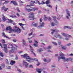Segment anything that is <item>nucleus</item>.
I'll return each mask as SVG.
<instances>
[{"instance_id": "2f4dec72", "label": "nucleus", "mask_w": 73, "mask_h": 73, "mask_svg": "<svg viewBox=\"0 0 73 73\" xmlns=\"http://www.w3.org/2000/svg\"><path fill=\"white\" fill-rule=\"evenodd\" d=\"M62 48L64 50H66V48H65V47H64V46H62Z\"/></svg>"}, {"instance_id": "774afa93", "label": "nucleus", "mask_w": 73, "mask_h": 73, "mask_svg": "<svg viewBox=\"0 0 73 73\" xmlns=\"http://www.w3.org/2000/svg\"><path fill=\"white\" fill-rule=\"evenodd\" d=\"M29 43H32V40H29Z\"/></svg>"}, {"instance_id": "5701e85b", "label": "nucleus", "mask_w": 73, "mask_h": 73, "mask_svg": "<svg viewBox=\"0 0 73 73\" xmlns=\"http://www.w3.org/2000/svg\"><path fill=\"white\" fill-rule=\"evenodd\" d=\"M38 9L36 8H33L32 9V11H36V10H38Z\"/></svg>"}, {"instance_id": "4468645a", "label": "nucleus", "mask_w": 73, "mask_h": 73, "mask_svg": "<svg viewBox=\"0 0 73 73\" xmlns=\"http://www.w3.org/2000/svg\"><path fill=\"white\" fill-rule=\"evenodd\" d=\"M32 25L34 27H37L38 25V23H35V22H33L32 24Z\"/></svg>"}, {"instance_id": "e2e57ef3", "label": "nucleus", "mask_w": 73, "mask_h": 73, "mask_svg": "<svg viewBox=\"0 0 73 73\" xmlns=\"http://www.w3.org/2000/svg\"><path fill=\"white\" fill-rule=\"evenodd\" d=\"M55 8L56 11H57V5L56 6Z\"/></svg>"}, {"instance_id": "4c0bfd02", "label": "nucleus", "mask_w": 73, "mask_h": 73, "mask_svg": "<svg viewBox=\"0 0 73 73\" xmlns=\"http://www.w3.org/2000/svg\"><path fill=\"white\" fill-rule=\"evenodd\" d=\"M0 56H1V57H3V56H4V55L3 54V53H0Z\"/></svg>"}, {"instance_id": "393cba45", "label": "nucleus", "mask_w": 73, "mask_h": 73, "mask_svg": "<svg viewBox=\"0 0 73 73\" xmlns=\"http://www.w3.org/2000/svg\"><path fill=\"white\" fill-rule=\"evenodd\" d=\"M9 22L8 23H13V21H12V20H11V19H9L8 20Z\"/></svg>"}, {"instance_id": "f3484780", "label": "nucleus", "mask_w": 73, "mask_h": 73, "mask_svg": "<svg viewBox=\"0 0 73 73\" xmlns=\"http://www.w3.org/2000/svg\"><path fill=\"white\" fill-rule=\"evenodd\" d=\"M54 36L56 38H57V37H58V36H60V35L58 33H56L54 35Z\"/></svg>"}, {"instance_id": "412c9836", "label": "nucleus", "mask_w": 73, "mask_h": 73, "mask_svg": "<svg viewBox=\"0 0 73 73\" xmlns=\"http://www.w3.org/2000/svg\"><path fill=\"white\" fill-rule=\"evenodd\" d=\"M29 17L30 18L32 19H34V16L33 15H31L30 16H29Z\"/></svg>"}, {"instance_id": "c03bdc74", "label": "nucleus", "mask_w": 73, "mask_h": 73, "mask_svg": "<svg viewBox=\"0 0 73 73\" xmlns=\"http://www.w3.org/2000/svg\"><path fill=\"white\" fill-rule=\"evenodd\" d=\"M19 24L20 26H22V25H25V24H23L22 23H19Z\"/></svg>"}, {"instance_id": "a878e982", "label": "nucleus", "mask_w": 73, "mask_h": 73, "mask_svg": "<svg viewBox=\"0 0 73 73\" xmlns=\"http://www.w3.org/2000/svg\"><path fill=\"white\" fill-rule=\"evenodd\" d=\"M23 41V44H24V45H25V43L26 42H25V39H23L22 40Z\"/></svg>"}, {"instance_id": "e433bc0d", "label": "nucleus", "mask_w": 73, "mask_h": 73, "mask_svg": "<svg viewBox=\"0 0 73 73\" xmlns=\"http://www.w3.org/2000/svg\"><path fill=\"white\" fill-rule=\"evenodd\" d=\"M62 34L63 35V36H66L67 35H66V34L64 33H62Z\"/></svg>"}, {"instance_id": "2eb2a0df", "label": "nucleus", "mask_w": 73, "mask_h": 73, "mask_svg": "<svg viewBox=\"0 0 73 73\" xmlns=\"http://www.w3.org/2000/svg\"><path fill=\"white\" fill-rule=\"evenodd\" d=\"M25 11H27V12H31V11H32V9H27V8H25Z\"/></svg>"}, {"instance_id": "a19ab883", "label": "nucleus", "mask_w": 73, "mask_h": 73, "mask_svg": "<svg viewBox=\"0 0 73 73\" xmlns=\"http://www.w3.org/2000/svg\"><path fill=\"white\" fill-rule=\"evenodd\" d=\"M29 14L30 15H34V13L33 12H31Z\"/></svg>"}, {"instance_id": "37998d69", "label": "nucleus", "mask_w": 73, "mask_h": 73, "mask_svg": "<svg viewBox=\"0 0 73 73\" xmlns=\"http://www.w3.org/2000/svg\"><path fill=\"white\" fill-rule=\"evenodd\" d=\"M52 43L53 44H54L55 45H57V43H56V42H52Z\"/></svg>"}, {"instance_id": "6e6552de", "label": "nucleus", "mask_w": 73, "mask_h": 73, "mask_svg": "<svg viewBox=\"0 0 73 73\" xmlns=\"http://www.w3.org/2000/svg\"><path fill=\"white\" fill-rule=\"evenodd\" d=\"M23 64L25 65V68H27L28 66V63L26 62L25 60L23 61Z\"/></svg>"}, {"instance_id": "13d9d810", "label": "nucleus", "mask_w": 73, "mask_h": 73, "mask_svg": "<svg viewBox=\"0 0 73 73\" xmlns=\"http://www.w3.org/2000/svg\"><path fill=\"white\" fill-rule=\"evenodd\" d=\"M47 7H52V6L50 5H48V4H47Z\"/></svg>"}, {"instance_id": "b1692460", "label": "nucleus", "mask_w": 73, "mask_h": 73, "mask_svg": "<svg viewBox=\"0 0 73 73\" xmlns=\"http://www.w3.org/2000/svg\"><path fill=\"white\" fill-rule=\"evenodd\" d=\"M5 49L4 50V52L5 53H8V49L7 48H4Z\"/></svg>"}, {"instance_id": "338daca9", "label": "nucleus", "mask_w": 73, "mask_h": 73, "mask_svg": "<svg viewBox=\"0 0 73 73\" xmlns=\"http://www.w3.org/2000/svg\"><path fill=\"white\" fill-rule=\"evenodd\" d=\"M17 15L18 16V17H20V15L19 14V13H17Z\"/></svg>"}, {"instance_id": "f03ea898", "label": "nucleus", "mask_w": 73, "mask_h": 73, "mask_svg": "<svg viewBox=\"0 0 73 73\" xmlns=\"http://www.w3.org/2000/svg\"><path fill=\"white\" fill-rule=\"evenodd\" d=\"M21 57H23L24 58L26 57V59L27 60V61H28V62H29L33 60V59L30 58V57L28 56V54H25L24 55H21Z\"/></svg>"}, {"instance_id": "ea45409f", "label": "nucleus", "mask_w": 73, "mask_h": 73, "mask_svg": "<svg viewBox=\"0 0 73 73\" xmlns=\"http://www.w3.org/2000/svg\"><path fill=\"white\" fill-rule=\"evenodd\" d=\"M52 48V47H51V46H48V47H47V49H51V48Z\"/></svg>"}, {"instance_id": "c85d7f7f", "label": "nucleus", "mask_w": 73, "mask_h": 73, "mask_svg": "<svg viewBox=\"0 0 73 73\" xmlns=\"http://www.w3.org/2000/svg\"><path fill=\"white\" fill-rule=\"evenodd\" d=\"M42 51H43V50H42V48H40L38 50V52H41Z\"/></svg>"}, {"instance_id": "4d7b16f0", "label": "nucleus", "mask_w": 73, "mask_h": 73, "mask_svg": "<svg viewBox=\"0 0 73 73\" xmlns=\"http://www.w3.org/2000/svg\"><path fill=\"white\" fill-rule=\"evenodd\" d=\"M54 21L56 23H57V24H58V21H56V20H54Z\"/></svg>"}, {"instance_id": "a211bd4d", "label": "nucleus", "mask_w": 73, "mask_h": 73, "mask_svg": "<svg viewBox=\"0 0 73 73\" xmlns=\"http://www.w3.org/2000/svg\"><path fill=\"white\" fill-rule=\"evenodd\" d=\"M11 65H13L15 64V61L13 60H11Z\"/></svg>"}, {"instance_id": "c9c22d12", "label": "nucleus", "mask_w": 73, "mask_h": 73, "mask_svg": "<svg viewBox=\"0 0 73 73\" xmlns=\"http://www.w3.org/2000/svg\"><path fill=\"white\" fill-rule=\"evenodd\" d=\"M45 3L46 4H49V1H46Z\"/></svg>"}, {"instance_id": "473e14b6", "label": "nucleus", "mask_w": 73, "mask_h": 73, "mask_svg": "<svg viewBox=\"0 0 73 73\" xmlns=\"http://www.w3.org/2000/svg\"><path fill=\"white\" fill-rule=\"evenodd\" d=\"M6 63L7 64H8V65L9 64V62H8V59H6Z\"/></svg>"}, {"instance_id": "f704fd0d", "label": "nucleus", "mask_w": 73, "mask_h": 73, "mask_svg": "<svg viewBox=\"0 0 73 73\" xmlns=\"http://www.w3.org/2000/svg\"><path fill=\"white\" fill-rule=\"evenodd\" d=\"M16 9H17V11L18 12H20V10H19V8L18 7H17L16 8Z\"/></svg>"}, {"instance_id": "cd10ccee", "label": "nucleus", "mask_w": 73, "mask_h": 73, "mask_svg": "<svg viewBox=\"0 0 73 73\" xmlns=\"http://www.w3.org/2000/svg\"><path fill=\"white\" fill-rule=\"evenodd\" d=\"M51 25L52 27H54L55 25V23L53 22H52L51 24Z\"/></svg>"}, {"instance_id": "bb28decb", "label": "nucleus", "mask_w": 73, "mask_h": 73, "mask_svg": "<svg viewBox=\"0 0 73 73\" xmlns=\"http://www.w3.org/2000/svg\"><path fill=\"white\" fill-rule=\"evenodd\" d=\"M3 46L4 47V48H7V45L6 44H3Z\"/></svg>"}, {"instance_id": "423d86ee", "label": "nucleus", "mask_w": 73, "mask_h": 73, "mask_svg": "<svg viewBox=\"0 0 73 73\" xmlns=\"http://www.w3.org/2000/svg\"><path fill=\"white\" fill-rule=\"evenodd\" d=\"M66 12H67V15H68L66 16V18L67 19H68V20L69 19V17H70V13H69V11L68 9L66 10Z\"/></svg>"}, {"instance_id": "864d4df0", "label": "nucleus", "mask_w": 73, "mask_h": 73, "mask_svg": "<svg viewBox=\"0 0 73 73\" xmlns=\"http://www.w3.org/2000/svg\"><path fill=\"white\" fill-rule=\"evenodd\" d=\"M2 43H5V40H2Z\"/></svg>"}, {"instance_id": "dca6fc26", "label": "nucleus", "mask_w": 73, "mask_h": 73, "mask_svg": "<svg viewBox=\"0 0 73 73\" xmlns=\"http://www.w3.org/2000/svg\"><path fill=\"white\" fill-rule=\"evenodd\" d=\"M11 3L15 5H17V3L14 1H11Z\"/></svg>"}, {"instance_id": "20e7f679", "label": "nucleus", "mask_w": 73, "mask_h": 73, "mask_svg": "<svg viewBox=\"0 0 73 73\" xmlns=\"http://www.w3.org/2000/svg\"><path fill=\"white\" fill-rule=\"evenodd\" d=\"M38 2V1H31L30 2V5H27V7H31V6H34V3L37 4Z\"/></svg>"}, {"instance_id": "9b49d317", "label": "nucleus", "mask_w": 73, "mask_h": 73, "mask_svg": "<svg viewBox=\"0 0 73 73\" xmlns=\"http://www.w3.org/2000/svg\"><path fill=\"white\" fill-rule=\"evenodd\" d=\"M34 42H35V43H36V44L34 43V45L36 47H37V46H38L37 44H38V42L36 40H34Z\"/></svg>"}, {"instance_id": "39448f33", "label": "nucleus", "mask_w": 73, "mask_h": 73, "mask_svg": "<svg viewBox=\"0 0 73 73\" xmlns=\"http://www.w3.org/2000/svg\"><path fill=\"white\" fill-rule=\"evenodd\" d=\"M40 23L41 25L40 26H39V28H40V27H43L44 26V22H42V19H40Z\"/></svg>"}, {"instance_id": "0e129e2a", "label": "nucleus", "mask_w": 73, "mask_h": 73, "mask_svg": "<svg viewBox=\"0 0 73 73\" xmlns=\"http://www.w3.org/2000/svg\"><path fill=\"white\" fill-rule=\"evenodd\" d=\"M72 58H69V61H72Z\"/></svg>"}, {"instance_id": "c756f323", "label": "nucleus", "mask_w": 73, "mask_h": 73, "mask_svg": "<svg viewBox=\"0 0 73 73\" xmlns=\"http://www.w3.org/2000/svg\"><path fill=\"white\" fill-rule=\"evenodd\" d=\"M61 19V17L60 15H58V20H60Z\"/></svg>"}, {"instance_id": "a18cd8bd", "label": "nucleus", "mask_w": 73, "mask_h": 73, "mask_svg": "<svg viewBox=\"0 0 73 73\" xmlns=\"http://www.w3.org/2000/svg\"><path fill=\"white\" fill-rule=\"evenodd\" d=\"M29 68H33V66L32 65H30L29 66Z\"/></svg>"}, {"instance_id": "5fc2aeb1", "label": "nucleus", "mask_w": 73, "mask_h": 73, "mask_svg": "<svg viewBox=\"0 0 73 73\" xmlns=\"http://www.w3.org/2000/svg\"><path fill=\"white\" fill-rule=\"evenodd\" d=\"M7 10H8V8H6V9H4V11H5V12H6Z\"/></svg>"}, {"instance_id": "603ef678", "label": "nucleus", "mask_w": 73, "mask_h": 73, "mask_svg": "<svg viewBox=\"0 0 73 73\" xmlns=\"http://www.w3.org/2000/svg\"><path fill=\"white\" fill-rule=\"evenodd\" d=\"M9 2V1H5L4 3V4H7V3H8Z\"/></svg>"}, {"instance_id": "6ab92c4d", "label": "nucleus", "mask_w": 73, "mask_h": 73, "mask_svg": "<svg viewBox=\"0 0 73 73\" xmlns=\"http://www.w3.org/2000/svg\"><path fill=\"white\" fill-rule=\"evenodd\" d=\"M51 31H53V32H52L51 33H52V34H53L54 32H57V30L56 29L54 30H53V29H51Z\"/></svg>"}, {"instance_id": "0eeeda50", "label": "nucleus", "mask_w": 73, "mask_h": 73, "mask_svg": "<svg viewBox=\"0 0 73 73\" xmlns=\"http://www.w3.org/2000/svg\"><path fill=\"white\" fill-rule=\"evenodd\" d=\"M30 46V49L31 52L33 54H34L35 56H36V54L35 53H34V52H33V48H32V46Z\"/></svg>"}, {"instance_id": "3c124183", "label": "nucleus", "mask_w": 73, "mask_h": 73, "mask_svg": "<svg viewBox=\"0 0 73 73\" xmlns=\"http://www.w3.org/2000/svg\"><path fill=\"white\" fill-rule=\"evenodd\" d=\"M33 35V32H31V33H30L29 34V36H31Z\"/></svg>"}, {"instance_id": "f8f14e48", "label": "nucleus", "mask_w": 73, "mask_h": 73, "mask_svg": "<svg viewBox=\"0 0 73 73\" xmlns=\"http://www.w3.org/2000/svg\"><path fill=\"white\" fill-rule=\"evenodd\" d=\"M42 70L40 69H39V68H36V71L38 73H41V71Z\"/></svg>"}, {"instance_id": "69168bd1", "label": "nucleus", "mask_w": 73, "mask_h": 73, "mask_svg": "<svg viewBox=\"0 0 73 73\" xmlns=\"http://www.w3.org/2000/svg\"><path fill=\"white\" fill-rule=\"evenodd\" d=\"M44 62H47L46 61V59H44Z\"/></svg>"}, {"instance_id": "aec40b11", "label": "nucleus", "mask_w": 73, "mask_h": 73, "mask_svg": "<svg viewBox=\"0 0 73 73\" xmlns=\"http://www.w3.org/2000/svg\"><path fill=\"white\" fill-rule=\"evenodd\" d=\"M68 28V29H72V27H69V26H65L64 27V29H65L66 28Z\"/></svg>"}, {"instance_id": "ddd939ff", "label": "nucleus", "mask_w": 73, "mask_h": 73, "mask_svg": "<svg viewBox=\"0 0 73 73\" xmlns=\"http://www.w3.org/2000/svg\"><path fill=\"white\" fill-rule=\"evenodd\" d=\"M69 37H72V36L69 35H67L65 38V40H69V38H68Z\"/></svg>"}, {"instance_id": "bf43d9fd", "label": "nucleus", "mask_w": 73, "mask_h": 73, "mask_svg": "<svg viewBox=\"0 0 73 73\" xmlns=\"http://www.w3.org/2000/svg\"><path fill=\"white\" fill-rule=\"evenodd\" d=\"M7 68L8 69H11V66L7 67Z\"/></svg>"}, {"instance_id": "58836bf2", "label": "nucleus", "mask_w": 73, "mask_h": 73, "mask_svg": "<svg viewBox=\"0 0 73 73\" xmlns=\"http://www.w3.org/2000/svg\"><path fill=\"white\" fill-rule=\"evenodd\" d=\"M59 56H64V54H63V53H60V54L59 55Z\"/></svg>"}, {"instance_id": "1a4fd4ad", "label": "nucleus", "mask_w": 73, "mask_h": 73, "mask_svg": "<svg viewBox=\"0 0 73 73\" xmlns=\"http://www.w3.org/2000/svg\"><path fill=\"white\" fill-rule=\"evenodd\" d=\"M2 19H3V21H6V20H7V19H6V18H5V16H4V15L3 14L2 15Z\"/></svg>"}, {"instance_id": "052dcab7", "label": "nucleus", "mask_w": 73, "mask_h": 73, "mask_svg": "<svg viewBox=\"0 0 73 73\" xmlns=\"http://www.w3.org/2000/svg\"><path fill=\"white\" fill-rule=\"evenodd\" d=\"M70 56H73V54H69Z\"/></svg>"}, {"instance_id": "79ce46f5", "label": "nucleus", "mask_w": 73, "mask_h": 73, "mask_svg": "<svg viewBox=\"0 0 73 73\" xmlns=\"http://www.w3.org/2000/svg\"><path fill=\"white\" fill-rule=\"evenodd\" d=\"M17 71H18V72H21V71L18 68L17 69Z\"/></svg>"}, {"instance_id": "8fccbe9b", "label": "nucleus", "mask_w": 73, "mask_h": 73, "mask_svg": "<svg viewBox=\"0 0 73 73\" xmlns=\"http://www.w3.org/2000/svg\"><path fill=\"white\" fill-rule=\"evenodd\" d=\"M16 18V16L14 15H13V18Z\"/></svg>"}, {"instance_id": "680f3d73", "label": "nucleus", "mask_w": 73, "mask_h": 73, "mask_svg": "<svg viewBox=\"0 0 73 73\" xmlns=\"http://www.w3.org/2000/svg\"><path fill=\"white\" fill-rule=\"evenodd\" d=\"M48 20L50 21H51V18L49 17V18Z\"/></svg>"}, {"instance_id": "de8ad7c7", "label": "nucleus", "mask_w": 73, "mask_h": 73, "mask_svg": "<svg viewBox=\"0 0 73 73\" xmlns=\"http://www.w3.org/2000/svg\"><path fill=\"white\" fill-rule=\"evenodd\" d=\"M13 42H16V41H17V40L16 39H13Z\"/></svg>"}, {"instance_id": "f257e3e1", "label": "nucleus", "mask_w": 73, "mask_h": 73, "mask_svg": "<svg viewBox=\"0 0 73 73\" xmlns=\"http://www.w3.org/2000/svg\"><path fill=\"white\" fill-rule=\"evenodd\" d=\"M6 30L10 31L9 32V33H12V31H13L14 32L17 33H20L21 32V29H19V28L17 26H14V27L13 30L12 29V27L10 26L7 27H6Z\"/></svg>"}, {"instance_id": "09e8293b", "label": "nucleus", "mask_w": 73, "mask_h": 73, "mask_svg": "<svg viewBox=\"0 0 73 73\" xmlns=\"http://www.w3.org/2000/svg\"><path fill=\"white\" fill-rule=\"evenodd\" d=\"M15 59L17 60H18V57H17V55L16 56Z\"/></svg>"}, {"instance_id": "7ed1b4c3", "label": "nucleus", "mask_w": 73, "mask_h": 73, "mask_svg": "<svg viewBox=\"0 0 73 73\" xmlns=\"http://www.w3.org/2000/svg\"><path fill=\"white\" fill-rule=\"evenodd\" d=\"M9 44L11 46V50H9V53H14L15 50V48L13 47V45L12 44L10 43H9Z\"/></svg>"}, {"instance_id": "72a5a7b5", "label": "nucleus", "mask_w": 73, "mask_h": 73, "mask_svg": "<svg viewBox=\"0 0 73 73\" xmlns=\"http://www.w3.org/2000/svg\"><path fill=\"white\" fill-rule=\"evenodd\" d=\"M16 9H17V11L18 12H20V10H19V8L18 7H17L16 8Z\"/></svg>"}, {"instance_id": "6e6d98bb", "label": "nucleus", "mask_w": 73, "mask_h": 73, "mask_svg": "<svg viewBox=\"0 0 73 73\" xmlns=\"http://www.w3.org/2000/svg\"><path fill=\"white\" fill-rule=\"evenodd\" d=\"M65 60L66 61H69V58L66 59Z\"/></svg>"}, {"instance_id": "9d476101", "label": "nucleus", "mask_w": 73, "mask_h": 73, "mask_svg": "<svg viewBox=\"0 0 73 73\" xmlns=\"http://www.w3.org/2000/svg\"><path fill=\"white\" fill-rule=\"evenodd\" d=\"M58 61H59L60 60V59H63V60H65V58L64 57H60V56H58Z\"/></svg>"}, {"instance_id": "49530a36", "label": "nucleus", "mask_w": 73, "mask_h": 73, "mask_svg": "<svg viewBox=\"0 0 73 73\" xmlns=\"http://www.w3.org/2000/svg\"><path fill=\"white\" fill-rule=\"evenodd\" d=\"M41 3V4H45V2L44 1H42Z\"/></svg>"}, {"instance_id": "7c9ffc66", "label": "nucleus", "mask_w": 73, "mask_h": 73, "mask_svg": "<svg viewBox=\"0 0 73 73\" xmlns=\"http://www.w3.org/2000/svg\"><path fill=\"white\" fill-rule=\"evenodd\" d=\"M48 19V17H46V15H44V20H47V19Z\"/></svg>"}, {"instance_id": "4be33fe9", "label": "nucleus", "mask_w": 73, "mask_h": 73, "mask_svg": "<svg viewBox=\"0 0 73 73\" xmlns=\"http://www.w3.org/2000/svg\"><path fill=\"white\" fill-rule=\"evenodd\" d=\"M2 36H4V37H6V38H8V36L5 35V33H2Z\"/></svg>"}]
</instances>
